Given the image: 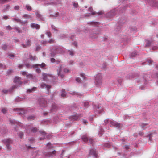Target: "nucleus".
<instances>
[{"label": "nucleus", "mask_w": 158, "mask_h": 158, "mask_svg": "<svg viewBox=\"0 0 158 158\" xmlns=\"http://www.w3.org/2000/svg\"><path fill=\"white\" fill-rule=\"evenodd\" d=\"M45 64L44 63H43L41 64H35L32 65L31 67V68H33L35 69L37 73H40L41 72V71L39 67L44 68L45 67Z\"/></svg>", "instance_id": "f257e3e1"}, {"label": "nucleus", "mask_w": 158, "mask_h": 158, "mask_svg": "<svg viewBox=\"0 0 158 158\" xmlns=\"http://www.w3.org/2000/svg\"><path fill=\"white\" fill-rule=\"evenodd\" d=\"M96 84L97 86L101 85L102 83V76L100 74H98L95 77Z\"/></svg>", "instance_id": "f03ea898"}, {"label": "nucleus", "mask_w": 158, "mask_h": 158, "mask_svg": "<svg viewBox=\"0 0 158 158\" xmlns=\"http://www.w3.org/2000/svg\"><path fill=\"white\" fill-rule=\"evenodd\" d=\"M82 140L85 142H87L89 141V143H90L91 144L93 143V140L92 139H89L86 135H83L82 137Z\"/></svg>", "instance_id": "7ed1b4c3"}, {"label": "nucleus", "mask_w": 158, "mask_h": 158, "mask_svg": "<svg viewBox=\"0 0 158 158\" xmlns=\"http://www.w3.org/2000/svg\"><path fill=\"white\" fill-rule=\"evenodd\" d=\"M82 117L81 114H77L70 117V119L72 120H78L80 119V118Z\"/></svg>", "instance_id": "20e7f679"}, {"label": "nucleus", "mask_w": 158, "mask_h": 158, "mask_svg": "<svg viewBox=\"0 0 158 158\" xmlns=\"http://www.w3.org/2000/svg\"><path fill=\"white\" fill-rule=\"evenodd\" d=\"M14 110L18 111V114H23L26 113V111L23 109L16 108L14 109Z\"/></svg>", "instance_id": "39448f33"}, {"label": "nucleus", "mask_w": 158, "mask_h": 158, "mask_svg": "<svg viewBox=\"0 0 158 158\" xmlns=\"http://www.w3.org/2000/svg\"><path fill=\"white\" fill-rule=\"evenodd\" d=\"M111 125L112 126H114L116 127L119 128L121 126V124L120 123H118L116 122H114L111 121L110 122Z\"/></svg>", "instance_id": "423d86ee"}, {"label": "nucleus", "mask_w": 158, "mask_h": 158, "mask_svg": "<svg viewBox=\"0 0 158 158\" xmlns=\"http://www.w3.org/2000/svg\"><path fill=\"white\" fill-rule=\"evenodd\" d=\"M31 45V41L30 40H28L26 42V44H23L22 45L24 48H26L27 47L30 46Z\"/></svg>", "instance_id": "0eeeda50"}, {"label": "nucleus", "mask_w": 158, "mask_h": 158, "mask_svg": "<svg viewBox=\"0 0 158 158\" xmlns=\"http://www.w3.org/2000/svg\"><path fill=\"white\" fill-rule=\"evenodd\" d=\"M41 88H46L48 91V92H49V89L51 88V86L49 85H46L44 83H42L41 84Z\"/></svg>", "instance_id": "6e6552de"}, {"label": "nucleus", "mask_w": 158, "mask_h": 158, "mask_svg": "<svg viewBox=\"0 0 158 158\" xmlns=\"http://www.w3.org/2000/svg\"><path fill=\"white\" fill-rule=\"evenodd\" d=\"M62 70V66H60L57 69V73L59 76H60L61 78L64 77V75L61 74V72Z\"/></svg>", "instance_id": "1a4fd4ad"}, {"label": "nucleus", "mask_w": 158, "mask_h": 158, "mask_svg": "<svg viewBox=\"0 0 158 158\" xmlns=\"http://www.w3.org/2000/svg\"><path fill=\"white\" fill-rule=\"evenodd\" d=\"M5 144H11L12 143V140L9 139H6L2 141Z\"/></svg>", "instance_id": "9d476101"}, {"label": "nucleus", "mask_w": 158, "mask_h": 158, "mask_svg": "<svg viewBox=\"0 0 158 158\" xmlns=\"http://www.w3.org/2000/svg\"><path fill=\"white\" fill-rule=\"evenodd\" d=\"M89 154L90 155L94 156L95 157H96L97 156V152L94 149H91L90 151Z\"/></svg>", "instance_id": "9b49d317"}, {"label": "nucleus", "mask_w": 158, "mask_h": 158, "mask_svg": "<svg viewBox=\"0 0 158 158\" xmlns=\"http://www.w3.org/2000/svg\"><path fill=\"white\" fill-rule=\"evenodd\" d=\"M14 82L18 83L19 84H21L22 83L21 81V78L19 77H15L14 79Z\"/></svg>", "instance_id": "f8f14e48"}, {"label": "nucleus", "mask_w": 158, "mask_h": 158, "mask_svg": "<svg viewBox=\"0 0 158 158\" xmlns=\"http://www.w3.org/2000/svg\"><path fill=\"white\" fill-rule=\"evenodd\" d=\"M31 27L32 28H35L39 29L40 28V26L38 24L32 23L31 25Z\"/></svg>", "instance_id": "ddd939ff"}, {"label": "nucleus", "mask_w": 158, "mask_h": 158, "mask_svg": "<svg viewBox=\"0 0 158 158\" xmlns=\"http://www.w3.org/2000/svg\"><path fill=\"white\" fill-rule=\"evenodd\" d=\"M47 102L44 100H42V101L40 102V105L42 107H45L46 106Z\"/></svg>", "instance_id": "4468645a"}, {"label": "nucleus", "mask_w": 158, "mask_h": 158, "mask_svg": "<svg viewBox=\"0 0 158 158\" xmlns=\"http://www.w3.org/2000/svg\"><path fill=\"white\" fill-rule=\"evenodd\" d=\"M39 132L41 135L44 136V137L43 138H39V139L40 140L43 139L44 138H45V135L46 134V133L44 131H39Z\"/></svg>", "instance_id": "2eb2a0df"}, {"label": "nucleus", "mask_w": 158, "mask_h": 158, "mask_svg": "<svg viewBox=\"0 0 158 158\" xmlns=\"http://www.w3.org/2000/svg\"><path fill=\"white\" fill-rule=\"evenodd\" d=\"M43 79L44 81L47 80V77H50V76L48 75L45 73H44L43 74Z\"/></svg>", "instance_id": "dca6fc26"}, {"label": "nucleus", "mask_w": 158, "mask_h": 158, "mask_svg": "<svg viewBox=\"0 0 158 158\" xmlns=\"http://www.w3.org/2000/svg\"><path fill=\"white\" fill-rule=\"evenodd\" d=\"M35 14L36 15V16L37 17L39 18L40 19H42V17L41 16V15L38 12H36L35 13Z\"/></svg>", "instance_id": "f3484780"}, {"label": "nucleus", "mask_w": 158, "mask_h": 158, "mask_svg": "<svg viewBox=\"0 0 158 158\" xmlns=\"http://www.w3.org/2000/svg\"><path fill=\"white\" fill-rule=\"evenodd\" d=\"M66 96V93L65 91V90L64 89H63L62 90V93L61 94V97H65Z\"/></svg>", "instance_id": "a211bd4d"}, {"label": "nucleus", "mask_w": 158, "mask_h": 158, "mask_svg": "<svg viewBox=\"0 0 158 158\" xmlns=\"http://www.w3.org/2000/svg\"><path fill=\"white\" fill-rule=\"evenodd\" d=\"M56 153V151H53L52 152H49L48 153V155L47 156H52L54 155Z\"/></svg>", "instance_id": "6ab92c4d"}, {"label": "nucleus", "mask_w": 158, "mask_h": 158, "mask_svg": "<svg viewBox=\"0 0 158 158\" xmlns=\"http://www.w3.org/2000/svg\"><path fill=\"white\" fill-rule=\"evenodd\" d=\"M31 131L34 133L36 132L37 131V129L36 127H33L31 128Z\"/></svg>", "instance_id": "aec40b11"}, {"label": "nucleus", "mask_w": 158, "mask_h": 158, "mask_svg": "<svg viewBox=\"0 0 158 158\" xmlns=\"http://www.w3.org/2000/svg\"><path fill=\"white\" fill-rule=\"evenodd\" d=\"M37 89V88L35 87H34L33 88L31 89H29L27 90V92H32L33 91H35Z\"/></svg>", "instance_id": "412c9836"}, {"label": "nucleus", "mask_w": 158, "mask_h": 158, "mask_svg": "<svg viewBox=\"0 0 158 158\" xmlns=\"http://www.w3.org/2000/svg\"><path fill=\"white\" fill-rule=\"evenodd\" d=\"M47 147L48 149L51 148L53 147L52 145L50 143H48L47 144Z\"/></svg>", "instance_id": "4be33fe9"}, {"label": "nucleus", "mask_w": 158, "mask_h": 158, "mask_svg": "<svg viewBox=\"0 0 158 158\" xmlns=\"http://www.w3.org/2000/svg\"><path fill=\"white\" fill-rule=\"evenodd\" d=\"M57 106L55 105H53L51 110L52 111H55L56 110Z\"/></svg>", "instance_id": "5701e85b"}, {"label": "nucleus", "mask_w": 158, "mask_h": 158, "mask_svg": "<svg viewBox=\"0 0 158 158\" xmlns=\"http://www.w3.org/2000/svg\"><path fill=\"white\" fill-rule=\"evenodd\" d=\"M11 1V0H0V3H4Z\"/></svg>", "instance_id": "b1692460"}, {"label": "nucleus", "mask_w": 158, "mask_h": 158, "mask_svg": "<svg viewBox=\"0 0 158 158\" xmlns=\"http://www.w3.org/2000/svg\"><path fill=\"white\" fill-rule=\"evenodd\" d=\"M14 29L17 31L18 33L21 32V31L18 27H15Z\"/></svg>", "instance_id": "393cba45"}, {"label": "nucleus", "mask_w": 158, "mask_h": 158, "mask_svg": "<svg viewBox=\"0 0 158 158\" xmlns=\"http://www.w3.org/2000/svg\"><path fill=\"white\" fill-rule=\"evenodd\" d=\"M26 7L27 10L28 11H31V6L29 5H27L26 6Z\"/></svg>", "instance_id": "a878e982"}, {"label": "nucleus", "mask_w": 158, "mask_h": 158, "mask_svg": "<svg viewBox=\"0 0 158 158\" xmlns=\"http://www.w3.org/2000/svg\"><path fill=\"white\" fill-rule=\"evenodd\" d=\"M29 58L32 60H35L36 59V57L35 56H32L31 55L30 56Z\"/></svg>", "instance_id": "bb28decb"}, {"label": "nucleus", "mask_w": 158, "mask_h": 158, "mask_svg": "<svg viewBox=\"0 0 158 158\" xmlns=\"http://www.w3.org/2000/svg\"><path fill=\"white\" fill-rule=\"evenodd\" d=\"M27 77L28 78L32 79L33 75L31 74H28L27 75Z\"/></svg>", "instance_id": "cd10ccee"}, {"label": "nucleus", "mask_w": 158, "mask_h": 158, "mask_svg": "<svg viewBox=\"0 0 158 158\" xmlns=\"http://www.w3.org/2000/svg\"><path fill=\"white\" fill-rule=\"evenodd\" d=\"M14 20L17 22H20V23H21V20L19 19H17V18H14Z\"/></svg>", "instance_id": "c85d7f7f"}, {"label": "nucleus", "mask_w": 158, "mask_h": 158, "mask_svg": "<svg viewBox=\"0 0 158 158\" xmlns=\"http://www.w3.org/2000/svg\"><path fill=\"white\" fill-rule=\"evenodd\" d=\"M6 148L9 151H10L11 149V147L9 145L7 144L6 145Z\"/></svg>", "instance_id": "c756f323"}, {"label": "nucleus", "mask_w": 158, "mask_h": 158, "mask_svg": "<svg viewBox=\"0 0 158 158\" xmlns=\"http://www.w3.org/2000/svg\"><path fill=\"white\" fill-rule=\"evenodd\" d=\"M2 48L3 50H6L7 48L6 45L5 44L3 45L2 46Z\"/></svg>", "instance_id": "7c9ffc66"}, {"label": "nucleus", "mask_w": 158, "mask_h": 158, "mask_svg": "<svg viewBox=\"0 0 158 158\" xmlns=\"http://www.w3.org/2000/svg\"><path fill=\"white\" fill-rule=\"evenodd\" d=\"M137 54L136 52H133L131 54V57H134L136 55H137Z\"/></svg>", "instance_id": "2f4dec72"}, {"label": "nucleus", "mask_w": 158, "mask_h": 158, "mask_svg": "<svg viewBox=\"0 0 158 158\" xmlns=\"http://www.w3.org/2000/svg\"><path fill=\"white\" fill-rule=\"evenodd\" d=\"M54 42L55 40L53 39H51L48 41V43L50 44L54 43Z\"/></svg>", "instance_id": "473e14b6"}, {"label": "nucleus", "mask_w": 158, "mask_h": 158, "mask_svg": "<svg viewBox=\"0 0 158 158\" xmlns=\"http://www.w3.org/2000/svg\"><path fill=\"white\" fill-rule=\"evenodd\" d=\"M23 133H22V132H20L19 133V137L21 138H22L23 137Z\"/></svg>", "instance_id": "72a5a7b5"}, {"label": "nucleus", "mask_w": 158, "mask_h": 158, "mask_svg": "<svg viewBox=\"0 0 158 158\" xmlns=\"http://www.w3.org/2000/svg\"><path fill=\"white\" fill-rule=\"evenodd\" d=\"M34 116H29L27 118V119L28 120H31V119H34Z\"/></svg>", "instance_id": "f704fd0d"}, {"label": "nucleus", "mask_w": 158, "mask_h": 158, "mask_svg": "<svg viewBox=\"0 0 158 158\" xmlns=\"http://www.w3.org/2000/svg\"><path fill=\"white\" fill-rule=\"evenodd\" d=\"M69 54L73 56L74 55L73 52L72 51L69 50Z\"/></svg>", "instance_id": "c9c22d12"}, {"label": "nucleus", "mask_w": 158, "mask_h": 158, "mask_svg": "<svg viewBox=\"0 0 158 158\" xmlns=\"http://www.w3.org/2000/svg\"><path fill=\"white\" fill-rule=\"evenodd\" d=\"M48 36L49 37H50L51 36V34L50 32H47L46 33Z\"/></svg>", "instance_id": "e433bc0d"}, {"label": "nucleus", "mask_w": 158, "mask_h": 158, "mask_svg": "<svg viewBox=\"0 0 158 158\" xmlns=\"http://www.w3.org/2000/svg\"><path fill=\"white\" fill-rule=\"evenodd\" d=\"M25 65L28 68H31V66H32V65H30L29 64H25Z\"/></svg>", "instance_id": "4c0bfd02"}, {"label": "nucleus", "mask_w": 158, "mask_h": 158, "mask_svg": "<svg viewBox=\"0 0 158 158\" xmlns=\"http://www.w3.org/2000/svg\"><path fill=\"white\" fill-rule=\"evenodd\" d=\"M89 105V102H85L84 103V106L85 107H86Z\"/></svg>", "instance_id": "58836bf2"}, {"label": "nucleus", "mask_w": 158, "mask_h": 158, "mask_svg": "<svg viewBox=\"0 0 158 158\" xmlns=\"http://www.w3.org/2000/svg\"><path fill=\"white\" fill-rule=\"evenodd\" d=\"M147 125V124L145 123H143L141 124V126L143 128V127L145 126H146Z\"/></svg>", "instance_id": "ea45409f"}, {"label": "nucleus", "mask_w": 158, "mask_h": 158, "mask_svg": "<svg viewBox=\"0 0 158 158\" xmlns=\"http://www.w3.org/2000/svg\"><path fill=\"white\" fill-rule=\"evenodd\" d=\"M6 29L9 30H11L12 28L9 25L6 27Z\"/></svg>", "instance_id": "a19ab883"}, {"label": "nucleus", "mask_w": 158, "mask_h": 158, "mask_svg": "<svg viewBox=\"0 0 158 158\" xmlns=\"http://www.w3.org/2000/svg\"><path fill=\"white\" fill-rule=\"evenodd\" d=\"M2 111L4 113H5L6 112V110L5 108H3L2 109Z\"/></svg>", "instance_id": "79ce46f5"}, {"label": "nucleus", "mask_w": 158, "mask_h": 158, "mask_svg": "<svg viewBox=\"0 0 158 158\" xmlns=\"http://www.w3.org/2000/svg\"><path fill=\"white\" fill-rule=\"evenodd\" d=\"M76 81L78 82L79 83L81 82L80 79L79 77L76 78Z\"/></svg>", "instance_id": "37998d69"}, {"label": "nucleus", "mask_w": 158, "mask_h": 158, "mask_svg": "<svg viewBox=\"0 0 158 158\" xmlns=\"http://www.w3.org/2000/svg\"><path fill=\"white\" fill-rule=\"evenodd\" d=\"M14 9L16 10H18L19 9V6H16L15 7Z\"/></svg>", "instance_id": "c03bdc74"}, {"label": "nucleus", "mask_w": 158, "mask_h": 158, "mask_svg": "<svg viewBox=\"0 0 158 158\" xmlns=\"http://www.w3.org/2000/svg\"><path fill=\"white\" fill-rule=\"evenodd\" d=\"M64 71L65 73H67L69 72V70L65 68L64 69Z\"/></svg>", "instance_id": "a18cd8bd"}, {"label": "nucleus", "mask_w": 158, "mask_h": 158, "mask_svg": "<svg viewBox=\"0 0 158 158\" xmlns=\"http://www.w3.org/2000/svg\"><path fill=\"white\" fill-rule=\"evenodd\" d=\"M12 70H9L8 71L7 73L8 74H11V73H12Z\"/></svg>", "instance_id": "49530a36"}, {"label": "nucleus", "mask_w": 158, "mask_h": 158, "mask_svg": "<svg viewBox=\"0 0 158 158\" xmlns=\"http://www.w3.org/2000/svg\"><path fill=\"white\" fill-rule=\"evenodd\" d=\"M104 146L109 148L110 146L108 143H106L104 144Z\"/></svg>", "instance_id": "de8ad7c7"}, {"label": "nucleus", "mask_w": 158, "mask_h": 158, "mask_svg": "<svg viewBox=\"0 0 158 158\" xmlns=\"http://www.w3.org/2000/svg\"><path fill=\"white\" fill-rule=\"evenodd\" d=\"M73 6L75 7H77L78 6V4L77 3H73Z\"/></svg>", "instance_id": "09e8293b"}, {"label": "nucleus", "mask_w": 158, "mask_h": 158, "mask_svg": "<svg viewBox=\"0 0 158 158\" xmlns=\"http://www.w3.org/2000/svg\"><path fill=\"white\" fill-rule=\"evenodd\" d=\"M150 44V41H147V44H146V46H149Z\"/></svg>", "instance_id": "8fccbe9b"}, {"label": "nucleus", "mask_w": 158, "mask_h": 158, "mask_svg": "<svg viewBox=\"0 0 158 158\" xmlns=\"http://www.w3.org/2000/svg\"><path fill=\"white\" fill-rule=\"evenodd\" d=\"M9 7H10L9 5H7L6 6V8L4 9V10H7V9H9Z\"/></svg>", "instance_id": "3c124183"}, {"label": "nucleus", "mask_w": 158, "mask_h": 158, "mask_svg": "<svg viewBox=\"0 0 158 158\" xmlns=\"http://www.w3.org/2000/svg\"><path fill=\"white\" fill-rule=\"evenodd\" d=\"M81 76L84 79L85 78V75L84 73H81L80 74Z\"/></svg>", "instance_id": "603ef678"}, {"label": "nucleus", "mask_w": 158, "mask_h": 158, "mask_svg": "<svg viewBox=\"0 0 158 158\" xmlns=\"http://www.w3.org/2000/svg\"><path fill=\"white\" fill-rule=\"evenodd\" d=\"M147 62L148 63H149L150 64L152 63V61L151 60H148Z\"/></svg>", "instance_id": "864d4df0"}, {"label": "nucleus", "mask_w": 158, "mask_h": 158, "mask_svg": "<svg viewBox=\"0 0 158 158\" xmlns=\"http://www.w3.org/2000/svg\"><path fill=\"white\" fill-rule=\"evenodd\" d=\"M8 92V91L6 90H3L2 91V92L4 94H6Z\"/></svg>", "instance_id": "5fc2aeb1"}, {"label": "nucleus", "mask_w": 158, "mask_h": 158, "mask_svg": "<svg viewBox=\"0 0 158 158\" xmlns=\"http://www.w3.org/2000/svg\"><path fill=\"white\" fill-rule=\"evenodd\" d=\"M51 61L52 62H54L55 61V59L52 58L51 59Z\"/></svg>", "instance_id": "6e6d98bb"}, {"label": "nucleus", "mask_w": 158, "mask_h": 158, "mask_svg": "<svg viewBox=\"0 0 158 158\" xmlns=\"http://www.w3.org/2000/svg\"><path fill=\"white\" fill-rule=\"evenodd\" d=\"M157 48H158V47H157L155 46V47H153L152 48V49L153 50H156V49H157Z\"/></svg>", "instance_id": "4d7b16f0"}, {"label": "nucleus", "mask_w": 158, "mask_h": 158, "mask_svg": "<svg viewBox=\"0 0 158 158\" xmlns=\"http://www.w3.org/2000/svg\"><path fill=\"white\" fill-rule=\"evenodd\" d=\"M28 16H29L28 15H24L23 17L24 18H28Z\"/></svg>", "instance_id": "13d9d810"}, {"label": "nucleus", "mask_w": 158, "mask_h": 158, "mask_svg": "<svg viewBox=\"0 0 158 158\" xmlns=\"http://www.w3.org/2000/svg\"><path fill=\"white\" fill-rule=\"evenodd\" d=\"M5 66L3 65L2 64H0V68H4Z\"/></svg>", "instance_id": "bf43d9fd"}, {"label": "nucleus", "mask_w": 158, "mask_h": 158, "mask_svg": "<svg viewBox=\"0 0 158 158\" xmlns=\"http://www.w3.org/2000/svg\"><path fill=\"white\" fill-rule=\"evenodd\" d=\"M52 29H54V30H56V27L54 26L53 25H52Z\"/></svg>", "instance_id": "052dcab7"}, {"label": "nucleus", "mask_w": 158, "mask_h": 158, "mask_svg": "<svg viewBox=\"0 0 158 158\" xmlns=\"http://www.w3.org/2000/svg\"><path fill=\"white\" fill-rule=\"evenodd\" d=\"M22 74L23 75H25L26 74V72H23L22 73Z\"/></svg>", "instance_id": "680f3d73"}, {"label": "nucleus", "mask_w": 158, "mask_h": 158, "mask_svg": "<svg viewBox=\"0 0 158 158\" xmlns=\"http://www.w3.org/2000/svg\"><path fill=\"white\" fill-rule=\"evenodd\" d=\"M23 65L22 64H20L19 65V66H18V67L20 69V68H21L23 67Z\"/></svg>", "instance_id": "e2e57ef3"}, {"label": "nucleus", "mask_w": 158, "mask_h": 158, "mask_svg": "<svg viewBox=\"0 0 158 158\" xmlns=\"http://www.w3.org/2000/svg\"><path fill=\"white\" fill-rule=\"evenodd\" d=\"M3 18L5 19H8V17L7 16H5Z\"/></svg>", "instance_id": "0e129e2a"}, {"label": "nucleus", "mask_w": 158, "mask_h": 158, "mask_svg": "<svg viewBox=\"0 0 158 158\" xmlns=\"http://www.w3.org/2000/svg\"><path fill=\"white\" fill-rule=\"evenodd\" d=\"M9 56L11 57H13L14 56V55L13 54H10L9 55Z\"/></svg>", "instance_id": "69168bd1"}, {"label": "nucleus", "mask_w": 158, "mask_h": 158, "mask_svg": "<svg viewBox=\"0 0 158 158\" xmlns=\"http://www.w3.org/2000/svg\"><path fill=\"white\" fill-rule=\"evenodd\" d=\"M93 10V8L92 7H90L89 8V10L90 11H92Z\"/></svg>", "instance_id": "338daca9"}, {"label": "nucleus", "mask_w": 158, "mask_h": 158, "mask_svg": "<svg viewBox=\"0 0 158 158\" xmlns=\"http://www.w3.org/2000/svg\"><path fill=\"white\" fill-rule=\"evenodd\" d=\"M83 122H84V123H85L86 124V123H87V121L86 120H84L83 121Z\"/></svg>", "instance_id": "774afa93"}]
</instances>
